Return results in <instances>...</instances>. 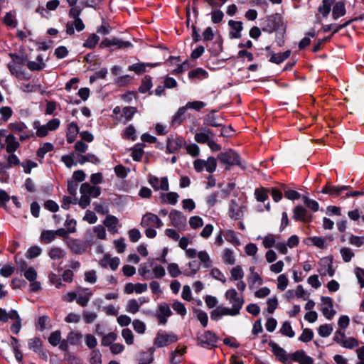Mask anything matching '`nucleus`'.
<instances>
[{
	"label": "nucleus",
	"mask_w": 364,
	"mask_h": 364,
	"mask_svg": "<svg viewBox=\"0 0 364 364\" xmlns=\"http://www.w3.org/2000/svg\"><path fill=\"white\" fill-rule=\"evenodd\" d=\"M203 132L196 133L195 134V140L200 144L207 143L210 138H213V134L209 129H202Z\"/></svg>",
	"instance_id": "obj_36"
},
{
	"label": "nucleus",
	"mask_w": 364,
	"mask_h": 364,
	"mask_svg": "<svg viewBox=\"0 0 364 364\" xmlns=\"http://www.w3.org/2000/svg\"><path fill=\"white\" fill-rule=\"evenodd\" d=\"M237 316L238 314L232 308L218 306L211 312L210 318L213 320H218L223 316Z\"/></svg>",
	"instance_id": "obj_20"
},
{
	"label": "nucleus",
	"mask_w": 364,
	"mask_h": 364,
	"mask_svg": "<svg viewBox=\"0 0 364 364\" xmlns=\"http://www.w3.org/2000/svg\"><path fill=\"white\" fill-rule=\"evenodd\" d=\"M4 146L6 152L9 154H11L15 152L20 147V143L17 140L14 134H9L5 136V143H0L1 149H3Z\"/></svg>",
	"instance_id": "obj_12"
},
{
	"label": "nucleus",
	"mask_w": 364,
	"mask_h": 364,
	"mask_svg": "<svg viewBox=\"0 0 364 364\" xmlns=\"http://www.w3.org/2000/svg\"><path fill=\"white\" fill-rule=\"evenodd\" d=\"M318 272L321 275L333 277L335 274V270L333 268V261L329 258H323L321 260L320 268Z\"/></svg>",
	"instance_id": "obj_18"
},
{
	"label": "nucleus",
	"mask_w": 364,
	"mask_h": 364,
	"mask_svg": "<svg viewBox=\"0 0 364 364\" xmlns=\"http://www.w3.org/2000/svg\"><path fill=\"white\" fill-rule=\"evenodd\" d=\"M293 218L296 220L309 222L310 218L308 216L306 210L302 206H296L293 210Z\"/></svg>",
	"instance_id": "obj_29"
},
{
	"label": "nucleus",
	"mask_w": 364,
	"mask_h": 364,
	"mask_svg": "<svg viewBox=\"0 0 364 364\" xmlns=\"http://www.w3.org/2000/svg\"><path fill=\"white\" fill-rule=\"evenodd\" d=\"M4 22L9 26L16 27L17 25V21L16 20V13L14 11L6 13L4 17Z\"/></svg>",
	"instance_id": "obj_53"
},
{
	"label": "nucleus",
	"mask_w": 364,
	"mask_h": 364,
	"mask_svg": "<svg viewBox=\"0 0 364 364\" xmlns=\"http://www.w3.org/2000/svg\"><path fill=\"white\" fill-rule=\"evenodd\" d=\"M150 267V264L149 265L147 263L141 264L138 269L139 274L146 279H152Z\"/></svg>",
	"instance_id": "obj_55"
},
{
	"label": "nucleus",
	"mask_w": 364,
	"mask_h": 364,
	"mask_svg": "<svg viewBox=\"0 0 364 364\" xmlns=\"http://www.w3.org/2000/svg\"><path fill=\"white\" fill-rule=\"evenodd\" d=\"M1 120L7 122L13 115V110L9 106H4L0 107Z\"/></svg>",
	"instance_id": "obj_60"
},
{
	"label": "nucleus",
	"mask_w": 364,
	"mask_h": 364,
	"mask_svg": "<svg viewBox=\"0 0 364 364\" xmlns=\"http://www.w3.org/2000/svg\"><path fill=\"white\" fill-rule=\"evenodd\" d=\"M333 340L346 349H353L359 346L358 339L354 337H347L345 333L341 330H337L335 332Z\"/></svg>",
	"instance_id": "obj_3"
},
{
	"label": "nucleus",
	"mask_w": 364,
	"mask_h": 364,
	"mask_svg": "<svg viewBox=\"0 0 364 364\" xmlns=\"http://www.w3.org/2000/svg\"><path fill=\"white\" fill-rule=\"evenodd\" d=\"M186 144L182 137H168L166 142V149L168 153H174Z\"/></svg>",
	"instance_id": "obj_17"
},
{
	"label": "nucleus",
	"mask_w": 364,
	"mask_h": 364,
	"mask_svg": "<svg viewBox=\"0 0 364 364\" xmlns=\"http://www.w3.org/2000/svg\"><path fill=\"white\" fill-rule=\"evenodd\" d=\"M33 127L34 129H36V133L34 134V135L36 134V136L38 137H40V138L45 137L49 133V131H48L46 125V124L42 125L41 124V122L38 120L33 122Z\"/></svg>",
	"instance_id": "obj_35"
},
{
	"label": "nucleus",
	"mask_w": 364,
	"mask_h": 364,
	"mask_svg": "<svg viewBox=\"0 0 364 364\" xmlns=\"http://www.w3.org/2000/svg\"><path fill=\"white\" fill-rule=\"evenodd\" d=\"M92 296V291L89 289H84L81 293L77 294V303L81 306H86Z\"/></svg>",
	"instance_id": "obj_31"
},
{
	"label": "nucleus",
	"mask_w": 364,
	"mask_h": 364,
	"mask_svg": "<svg viewBox=\"0 0 364 364\" xmlns=\"http://www.w3.org/2000/svg\"><path fill=\"white\" fill-rule=\"evenodd\" d=\"M171 225L178 230H184L186 226V217L178 210H172L169 213Z\"/></svg>",
	"instance_id": "obj_9"
},
{
	"label": "nucleus",
	"mask_w": 364,
	"mask_h": 364,
	"mask_svg": "<svg viewBox=\"0 0 364 364\" xmlns=\"http://www.w3.org/2000/svg\"><path fill=\"white\" fill-rule=\"evenodd\" d=\"M66 245L70 251L77 255H81L86 251L87 246L80 240L70 238L66 241Z\"/></svg>",
	"instance_id": "obj_13"
},
{
	"label": "nucleus",
	"mask_w": 364,
	"mask_h": 364,
	"mask_svg": "<svg viewBox=\"0 0 364 364\" xmlns=\"http://www.w3.org/2000/svg\"><path fill=\"white\" fill-rule=\"evenodd\" d=\"M152 87L151 77L149 75H146L141 81V85L139 88V91L141 93H146L149 91Z\"/></svg>",
	"instance_id": "obj_48"
},
{
	"label": "nucleus",
	"mask_w": 364,
	"mask_h": 364,
	"mask_svg": "<svg viewBox=\"0 0 364 364\" xmlns=\"http://www.w3.org/2000/svg\"><path fill=\"white\" fill-rule=\"evenodd\" d=\"M217 158L220 163L225 166L227 169H229L232 166L244 167L240 156L232 149H228L220 153Z\"/></svg>",
	"instance_id": "obj_1"
},
{
	"label": "nucleus",
	"mask_w": 364,
	"mask_h": 364,
	"mask_svg": "<svg viewBox=\"0 0 364 364\" xmlns=\"http://www.w3.org/2000/svg\"><path fill=\"white\" fill-rule=\"evenodd\" d=\"M207 72L203 68H196L189 72L188 76L190 78H199L203 79L207 77Z\"/></svg>",
	"instance_id": "obj_61"
},
{
	"label": "nucleus",
	"mask_w": 364,
	"mask_h": 364,
	"mask_svg": "<svg viewBox=\"0 0 364 364\" xmlns=\"http://www.w3.org/2000/svg\"><path fill=\"white\" fill-rule=\"evenodd\" d=\"M187 110L186 106L180 107L172 118V124L180 125L186 119Z\"/></svg>",
	"instance_id": "obj_32"
},
{
	"label": "nucleus",
	"mask_w": 364,
	"mask_h": 364,
	"mask_svg": "<svg viewBox=\"0 0 364 364\" xmlns=\"http://www.w3.org/2000/svg\"><path fill=\"white\" fill-rule=\"evenodd\" d=\"M141 225L143 228H159L163 225V223L156 215L151 213H147L143 215L141 221Z\"/></svg>",
	"instance_id": "obj_8"
},
{
	"label": "nucleus",
	"mask_w": 364,
	"mask_h": 364,
	"mask_svg": "<svg viewBox=\"0 0 364 364\" xmlns=\"http://www.w3.org/2000/svg\"><path fill=\"white\" fill-rule=\"evenodd\" d=\"M205 124L211 127H220L222 123L218 120V119L215 116L213 112L208 114L204 119Z\"/></svg>",
	"instance_id": "obj_47"
},
{
	"label": "nucleus",
	"mask_w": 364,
	"mask_h": 364,
	"mask_svg": "<svg viewBox=\"0 0 364 364\" xmlns=\"http://www.w3.org/2000/svg\"><path fill=\"white\" fill-rule=\"evenodd\" d=\"M291 54L290 50H287L284 53H272L269 61L276 64L282 63L284 60L288 58Z\"/></svg>",
	"instance_id": "obj_42"
},
{
	"label": "nucleus",
	"mask_w": 364,
	"mask_h": 364,
	"mask_svg": "<svg viewBox=\"0 0 364 364\" xmlns=\"http://www.w3.org/2000/svg\"><path fill=\"white\" fill-rule=\"evenodd\" d=\"M137 112L136 107H124L122 109L121 119H124V122H128L132 119L135 113Z\"/></svg>",
	"instance_id": "obj_41"
},
{
	"label": "nucleus",
	"mask_w": 364,
	"mask_h": 364,
	"mask_svg": "<svg viewBox=\"0 0 364 364\" xmlns=\"http://www.w3.org/2000/svg\"><path fill=\"white\" fill-rule=\"evenodd\" d=\"M53 149L54 146L51 143H44L38 148L37 151V156L43 159L48 152L53 151Z\"/></svg>",
	"instance_id": "obj_50"
},
{
	"label": "nucleus",
	"mask_w": 364,
	"mask_h": 364,
	"mask_svg": "<svg viewBox=\"0 0 364 364\" xmlns=\"http://www.w3.org/2000/svg\"><path fill=\"white\" fill-rule=\"evenodd\" d=\"M292 360L299 364H313L314 359L307 355L304 350H297L291 355Z\"/></svg>",
	"instance_id": "obj_24"
},
{
	"label": "nucleus",
	"mask_w": 364,
	"mask_h": 364,
	"mask_svg": "<svg viewBox=\"0 0 364 364\" xmlns=\"http://www.w3.org/2000/svg\"><path fill=\"white\" fill-rule=\"evenodd\" d=\"M308 240L311 243V245L320 249H323L326 247V240L324 237L317 236L310 237L308 238Z\"/></svg>",
	"instance_id": "obj_57"
},
{
	"label": "nucleus",
	"mask_w": 364,
	"mask_h": 364,
	"mask_svg": "<svg viewBox=\"0 0 364 364\" xmlns=\"http://www.w3.org/2000/svg\"><path fill=\"white\" fill-rule=\"evenodd\" d=\"M28 347L30 350L40 355H46L43 350L42 341L39 338L34 337L28 341Z\"/></svg>",
	"instance_id": "obj_26"
},
{
	"label": "nucleus",
	"mask_w": 364,
	"mask_h": 364,
	"mask_svg": "<svg viewBox=\"0 0 364 364\" xmlns=\"http://www.w3.org/2000/svg\"><path fill=\"white\" fill-rule=\"evenodd\" d=\"M223 260L225 264L233 265L235 263V257L232 250L225 248L223 252Z\"/></svg>",
	"instance_id": "obj_44"
},
{
	"label": "nucleus",
	"mask_w": 364,
	"mask_h": 364,
	"mask_svg": "<svg viewBox=\"0 0 364 364\" xmlns=\"http://www.w3.org/2000/svg\"><path fill=\"white\" fill-rule=\"evenodd\" d=\"M82 334L78 331H71L68 333L67 339L71 345H77L80 342Z\"/></svg>",
	"instance_id": "obj_59"
},
{
	"label": "nucleus",
	"mask_w": 364,
	"mask_h": 364,
	"mask_svg": "<svg viewBox=\"0 0 364 364\" xmlns=\"http://www.w3.org/2000/svg\"><path fill=\"white\" fill-rule=\"evenodd\" d=\"M244 271L240 265H237L230 270L231 281L241 280L244 277Z\"/></svg>",
	"instance_id": "obj_46"
},
{
	"label": "nucleus",
	"mask_w": 364,
	"mask_h": 364,
	"mask_svg": "<svg viewBox=\"0 0 364 364\" xmlns=\"http://www.w3.org/2000/svg\"><path fill=\"white\" fill-rule=\"evenodd\" d=\"M348 186H325L321 192L326 194L333 195V196H339L341 192L344 190H347Z\"/></svg>",
	"instance_id": "obj_38"
},
{
	"label": "nucleus",
	"mask_w": 364,
	"mask_h": 364,
	"mask_svg": "<svg viewBox=\"0 0 364 364\" xmlns=\"http://www.w3.org/2000/svg\"><path fill=\"white\" fill-rule=\"evenodd\" d=\"M157 63H138L129 66L128 70L134 72L136 74H141L146 71V68H153L157 66Z\"/></svg>",
	"instance_id": "obj_30"
},
{
	"label": "nucleus",
	"mask_w": 364,
	"mask_h": 364,
	"mask_svg": "<svg viewBox=\"0 0 364 364\" xmlns=\"http://www.w3.org/2000/svg\"><path fill=\"white\" fill-rule=\"evenodd\" d=\"M56 237L54 230H43L41 234V240L45 243H50Z\"/></svg>",
	"instance_id": "obj_56"
},
{
	"label": "nucleus",
	"mask_w": 364,
	"mask_h": 364,
	"mask_svg": "<svg viewBox=\"0 0 364 364\" xmlns=\"http://www.w3.org/2000/svg\"><path fill=\"white\" fill-rule=\"evenodd\" d=\"M178 339V336L173 333H168L166 331H159L154 340V344L158 348H162L176 342Z\"/></svg>",
	"instance_id": "obj_6"
},
{
	"label": "nucleus",
	"mask_w": 364,
	"mask_h": 364,
	"mask_svg": "<svg viewBox=\"0 0 364 364\" xmlns=\"http://www.w3.org/2000/svg\"><path fill=\"white\" fill-rule=\"evenodd\" d=\"M269 190L268 188L261 187L255 190V197L259 202H264L269 197Z\"/></svg>",
	"instance_id": "obj_39"
},
{
	"label": "nucleus",
	"mask_w": 364,
	"mask_h": 364,
	"mask_svg": "<svg viewBox=\"0 0 364 364\" xmlns=\"http://www.w3.org/2000/svg\"><path fill=\"white\" fill-rule=\"evenodd\" d=\"M345 14L346 9L344 4L341 1L337 2L333 8L332 16L333 19L336 20L339 17L344 16Z\"/></svg>",
	"instance_id": "obj_45"
},
{
	"label": "nucleus",
	"mask_w": 364,
	"mask_h": 364,
	"mask_svg": "<svg viewBox=\"0 0 364 364\" xmlns=\"http://www.w3.org/2000/svg\"><path fill=\"white\" fill-rule=\"evenodd\" d=\"M66 252L64 250L58 247H53L48 252V256L52 259H60L65 257Z\"/></svg>",
	"instance_id": "obj_40"
},
{
	"label": "nucleus",
	"mask_w": 364,
	"mask_h": 364,
	"mask_svg": "<svg viewBox=\"0 0 364 364\" xmlns=\"http://www.w3.org/2000/svg\"><path fill=\"white\" fill-rule=\"evenodd\" d=\"M118 223L119 220L117 217L108 215L105 218L103 224L107 228L109 232L112 234H117L119 232V229L117 228Z\"/></svg>",
	"instance_id": "obj_23"
},
{
	"label": "nucleus",
	"mask_w": 364,
	"mask_h": 364,
	"mask_svg": "<svg viewBox=\"0 0 364 364\" xmlns=\"http://www.w3.org/2000/svg\"><path fill=\"white\" fill-rule=\"evenodd\" d=\"M269 346L271 348L272 351L274 354V355L282 362H284L287 360V355L286 351L281 348L279 345L273 341H270L269 343Z\"/></svg>",
	"instance_id": "obj_28"
},
{
	"label": "nucleus",
	"mask_w": 364,
	"mask_h": 364,
	"mask_svg": "<svg viewBox=\"0 0 364 364\" xmlns=\"http://www.w3.org/2000/svg\"><path fill=\"white\" fill-rule=\"evenodd\" d=\"M79 132V128L75 122H71L68 124L66 134V140L69 144L73 143Z\"/></svg>",
	"instance_id": "obj_33"
},
{
	"label": "nucleus",
	"mask_w": 364,
	"mask_h": 364,
	"mask_svg": "<svg viewBox=\"0 0 364 364\" xmlns=\"http://www.w3.org/2000/svg\"><path fill=\"white\" fill-rule=\"evenodd\" d=\"M7 68L11 74L19 80H28L30 77L19 65H15L14 64L9 63L7 65Z\"/></svg>",
	"instance_id": "obj_22"
},
{
	"label": "nucleus",
	"mask_w": 364,
	"mask_h": 364,
	"mask_svg": "<svg viewBox=\"0 0 364 364\" xmlns=\"http://www.w3.org/2000/svg\"><path fill=\"white\" fill-rule=\"evenodd\" d=\"M217 341V336L210 331H205L197 336L198 345L203 348H211L215 346Z\"/></svg>",
	"instance_id": "obj_7"
},
{
	"label": "nucleus",
	"mask_w": 364,
	"mask_h": 364,
	"mask_svg": "<svg viewBox=\"0 0 364 364\" xmlns=\"http://www.w3.org/2000/svg\"><path fill=\"white\" fill-rule=\"evenodd\" d=\"M283 27L284 23L282 16L279 14H274L267 18L265 25L262 28V31L271 33L274 31H277L280 28H282L284 32L285 28Z\"/></svg>",
	"instance_id": "obj_4"
},
{
	"label": "nucleus",
	"mask_w": 364,
	"mask_h": 364,
	"mask_svg": "<svg viewBox=\"0 0 364 364\" xmlns=\"http://www.w3.org/2000/svg\"><path fill=\"white\" fill-rule=\"evenodd\" d=\"M186 347L181 348H176L174 351L171 353V364H178L181 362L183 355L186 353Z\"/></svg>",
	"instance_id": "obj_37"
},
{
	"label": "nucleus",
	"mask_w": 364,
	"mask_h": 364,
	"mask_svg": "<svg viewBox=\"0 0 364 364\" xmlns=\"http://www.w3.org/2000/svg\"><path fill=\"white\" fill-rule=\"evenodd\" d=\"M119 263L120 260L119 257H112L109 254H105L99 262V264L102 267L107 268L109 267L113 271H115L118 268Z\"/></svg>",
	"instance_id": "obj_15"
},
{
	"label": "nucleus",
	"mask_w": 364,
	"mask_h": 364,
	"mask_svg": "<svg viewBox=\"0 0 364 364\" xmlns=\"http://www.w3.org/2000/svg\"><path fill=\"white\" fill-rule=\"evenodd\" d=\"M11 346L12 348V350L14 353L15 358L16 360L20 364H23V354L21 351L20 350V343L19 341L14 337L11 338Z\"/></svg>",
	"instance_id": "obj_34"
},
{
	"label": "nucleus",
	"mask_w": 364,
	"mask_h": 364,
	"mask_svg": "<svg viewBox=\"0 0 364 364\" xmlns=\"http://www.w3.org/2000/svg\"><path fill=\"white\" fill-rule=\"evenodd\" d=\"M149 183L151 187L156 191L159 189L163 191H168L169 188L168 179L166 177H162L161 179H159L154 176H149Z\"/></svg>",
	"instance_id": "obj_16"
},
{
	"label": "nucleus",
	"mask_w": 364,
	"mask_h": 364,
	"mask_svg": "<svg viewBox=\"0 0 364 364\" xmlns=\"http://www.w3.org/2000/svg\"><path fill=\"white\" fill-rule=\"evenodd\" d=\"M280 332L283 335H284L287 337H289V338H293L295 336V333L293 331L290 323L288 321H286L283 323V325L280 329Z\"/></svg>",
	"instance_id": "obj_64"
},
{
	"label": "nucleus",
	"mask_w": 364,
	"mask_h": 364,
	"mask_svg": "<svg viewBox=\"0 0 364 364\" xmlns=\"http://www.w3.org/2000/svg\"><path fill=\"white\" fill-rule=\"evenodd\" d=\"M199 269V264L196 261H192L188 263V269H184L183 274L185 276L190 277L196 274Z\"/></svg>",
	"instance_id": "obj_49"
},
{
	"label": "nucleus",
	"mask_w": 364,
	"mask_h": 364,
	"mask_svg": "<svg viewBox=\"0 0 364 364\" xmlns=\"http://www.w3.org/2000/svg\"><path fill=\"white\" fill-rule=\"evenodd\" d=\"M247 282L250 288H253L255 286H259L262 284V279L258 273L250 274L247 278Z\"/></svg>",
	"instance_id": "obj_51"
},
{
	"label": "nucleus",
	"mask_w": 364,
	"mask_h": 364,
	"mask_svg": "<svg viewBox=\"0 0 364 364\" xmlns=\"http://www.w3.org/2000/svg\"><path fill=\"white\" fill-rule=\"evenodd\" d=\"M277 240V236L273 234H269L263 238L262 244L265 248L269 249L275 246Z\"/></svg>",
	"instance_id": "obj_52"
},
{
	"label": "nucleus",
	"mask_w": 364,
	"mask_h": 364,
	"mask_svg": "<svg viewBox=\"0 0 364 364\" xmlns=\"http://www.w3.org/2000/svg\"><path fill=\"white\" fill-rule=\"evenodd\" d=\"M81 194H86L89 197L97 198L100 195V188L98 186H91L87 183H84L80 188Z\"/></svg>",
	"instance_id": "obj_21"
},
{
	"label": "nucleus",
	"mask_w": 364,
	"mask_h": 364,
	"mask_svg": "<svg viewBox=\"0 0 364 364\" xmlns=\"http://www.w3.org/2000/svg\"><path fill=\"white\" fill-rule=\"evenodd\" d=\"M100 47H111L116 46L117 48H126L129 47H132V45L129 41H123L117 38H105L100 45Z\"/></svg>",
	"instance_id": "obj_14"
},
{
	"label": "nucleus",
	"mask_w": 364,
	"mask_h": 364,
	"mask_svg": "<svg viewBox=\"0 0 364 364\" xmlns=\"http://www.w3.org/2000/svg\"><path fill=\"white\" fill-rule=\"evenodd\" d=\"M38 62L28 61L26 64L27 68L31 71H39L44 68L45 63L41 55L37 57Z\"/></svg>",
	"instance_id": "obj_43"
},
{
	"label": "nucleus",
	"mask_w": 364,
	"mask_h": 364,
	"mask_svg": "<svg viewBox=\"0 0 364 364\" xmlns=\"http://www.w3.org/2000/svg\"><path fill=\"white\" fill-rule=\"evenodd\" d=\"M146 302L144 297L136 299H129L126 306V311L130 314H136L139 311L141 306Z\"/></svg>",
	"instance_id": "obj_27"
},
{
	"label": "nucleus",
	"mask_w": 364,
	"mask_h": 364,
	"mask_svg": "<svg viewBox=\"0 0 364 364\" xmlns=\"http://www.w3.org/2000/svg\"><path fill=\"white\" fill-rule=\"evenodd\" d=\"M16 263L18 270L21 273H23L27 280L29 282L36 280L37 278V272L33 267H28L24 260H20L19 262H16Z\"/></svg>",
	"instance_id": "obj_10"
},
{
	"label": "nucleus",
	"mask_w": 364,
	"mask_h": 364,
	"mask_svg": "<svg viewBox=\"0 0 364 364\" xmlns=\"http://www.w3.org/2000/svg\"><path fill=\"white\" fill-rule=\"evenodd\" d=\"M340 253L343 262H349L355 256L353 251L350 248L346 247L341 248Z\"/></svg>",
	"instance_id": "obj_54"
},
{
	"label": "nucleus",
	"mask_w": 364,
	"mask_h": 364,
	"mask_svg": "<svg viewBox=\"0 0 364 364\" xmlns=\"http://www.w3.org/2000/svg\"><path fill=\"white\" fill-rule=\"evenodd\" d=\"M8 128L13 133L18 134V139L21 142L34 137V133L28 130L26 124L22 122H11L8 125Z\"/></svg>",
	"instance_id": "obj_2"
},
{
	"label": "nucleus",
	"mask_w": 364,
	"mask_h": 364,
	"mask_svg": "<svg viewBox=\"0 0 364 364\" xmlns=\"http://www.w3.org/2000/svg\"><path fill=\"white\" fill-rule=\"evenodd\" d=\"M245 209V205H240L236 200H232L229 203L228 215L235 220H240L243 218Z\"/></svg>",
	"instance_id": "obj_11"
},
{
	"label": "nucleus",
	"mask_w": 364,
	"mask_h": 364,
	"mask_svg": "<svg viewBox=\"0 0 364 364\" xmlns=\"http://www.w3.org/2000/svg\"><path fill=\"white\" fill-rule=\"evenodd\" d=\"M179 196L176 192H169L163 196V201L171 205H175L178 202Z\"/></svg>",
	"instance_id": "obj_58"
},
{
	"label": "nucleus",
	"mask_w": 364,
	"mask_h": 364,
	"mask_svg": "<svg viewBox=\"0 0 364 364\" xmlns=\"http://www.w3.org/2000/svg\"><path fill=\"white\" fill-rule=\"evenodd\" d=\"M171 314L169 306L166 303H162L159 306L156 317L160 323L165 325L167 322V318L171 316Z\"/></svg>",
	"instance_id": "obj_19"
},
{
	"label": "nucleus",
	"mask_w": 364,
	"mask_h": 364,
	"mask_svg": "<svg viewBox=\"0 0 364 364\" xmlns=\"http://www.w3.org/2000/svg\"><path fill=\"white\" fill-rule=\"evenodd\" d=\"M75 156L76 154L75 152L71 153L70 154L64 155L61 157V161L68 168H71L76 165V163L74 161Z\"/></svg>",
	"instance_id": "obj_63"
},
{
	"label": "nucleus",
	"mask_w": 364,
	"mask_h": 364,
	"mask_svg": "<svg viewBox=\"0 0 364 364\" xmlns=\"http://www.w3.org/2000/svg\"><path fill=\"white\" fill-rule=\"evenodd\" d=\"M167 270L171 277H177L182 274L179 267L176 263H170L167 266Z\"/></svg>",
	"instance_id": "obj_62"
},
{
	"label": "nucleus",
	"mask_w": 364,
	"mask_h": 364,
	"mask_svg": "<svg viewBox=\"0 0 364 364\" xmlns=\"http://www.w3.org/2000/svg\"><path fill=\"white\" fill-rule=\"evenodd\" d=\"M228 25L231 28L229 35L231 38H240L241 37V31L243 29L242 23L241 21H235L230 20Z\"/></svg>",
	"instance_id": "obj_25"
},
{
	"label": "nucleus",
	"mask_w": 364,
	"mask_h": 364,
	"mask_svg": "<svg viewBox=\"0 0 364 364\" xmlns=\"http://www.w3.org/2000/svg\"><path fill=\"white\" fill-rule=\"evenodd\" d=\"M225 297L231 304V308L239 314L245 302L243 296L232 288L226 291Z\"/></svg>",
	"instance_id": "obj_5"
}]
</instances>
